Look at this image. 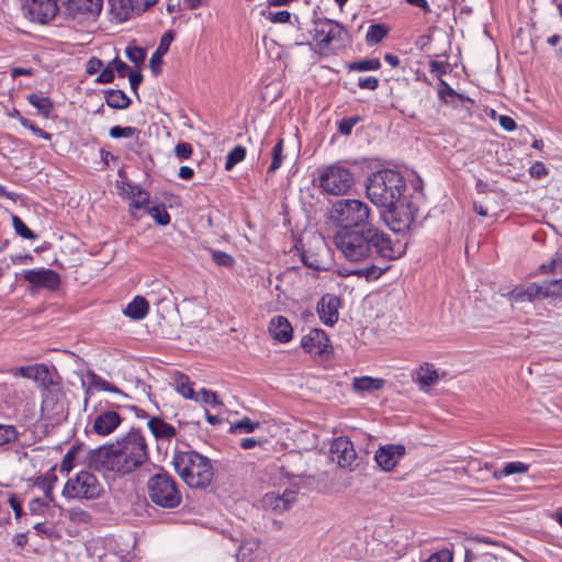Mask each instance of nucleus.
Masks as SVG:
<instances>
[{
    "mask_svg": "<svg viewBox=\"0 0 562 562\" xmlns=\"http://www.w3.org/2000/svg\"><path fill=\"white\" fill-rule=\"evenodd\" d=\"M148 459L146 438L138 428H131L115 442L98 447L89 453V462L95 470L119 475L133 473Z\"/></svg>",
    "mask_w": 562,
    "mask_h": 562,
    "instance_id": "1",
    "label": "nucleus"
},
{
    "mask_svg": "<svg viewBox=\"0 0 562 562\" xmlns=\"http://www.w3.org/2000/svg\"><path fill=\"white\" fill-rule=\"evenodd\" d=\"M336 248L350 262H360L374 255L394 260L404 254L400 244L394 243L390 235L375 226L367 228L338 229L334 236Z\"/></svg>",
    "mask_w": 562,
    "mask_h": 562,
    "instance_id": "2",
    "label": "nucleus"
},
{
    "mask_svg": "<svg viewBox=\"0 0 562 562\" xmlns=\"http://www.w3.org/2000/svg\"><path fill=\"white\" fill-rule=\"evenodd\" d=\"M540 270L543 273H553L558 278L543 281L542 283L533 282L514 288L508 293L513 304L544 299H562V254H555L548 263L540 266Z\"/></svg>",
    "mask_w": 562,
    "mask_h": 562,
    "instance_id": "3",
    "label": "nucleus"
},
{
    "mask_svg": "<svg viewBox=\"0 0 562 562\" xmlns=\"http://www.w3.org/2000/svg\"><path fill=\"white\" fill-rule=\"evenodd\" d=\"M406 189L404 177L391 169L372 173L366 183L368 199L378 207H392L403 198Z\"/></svg>",
    "mask_w": 562,
    "mask_h": 562,
    "instance_id": "4",
    "label": "nucleus"
},
{
    "mask_svg": "<svg viewBox=\"0 0 562 562\" xmlns=\"http://www.w3.org/2000/svg\"><path fill=\"white\" fill-rule=\"evenodd\" d=\"M176 472L191 488H205L214 479L211 460L196 451H179L172 459Z\"/></svg>",
    "mask_w": 562,
    "mask_h": 562,
    "instance_id": "5",
    "label": "nucleus"
},
{
    "mask_svg": "<svg viewBox=\"0 0 562 562\" xmlns=\"http://www.w3.org/2000/svg\"><path fill=\"white\" fill-rule=\"evenodd\" d=\"M370 213V207L363 201L357 199H341L333 204L330 209V220L339 229L367 228Z\"/></svg>",
    "mask_w": 562,
    "mask_h": 562,
    "instance_id": "6",
    "label": "nucleus"
},
{
    "mask_svg": "<svg viewBox=\"0 0 562 562\" xmlns=\"http://www.w3.org/2000/svg\"><path fill=\"white\" fill-rule=\"evenodd\" d=\"M147 491L150 501L162 508L172 509L181 504L182 495L176 480L167 472L149 477Z\"/></svg>",
    "mask_w": 562,
    "mask_h": 562,
    "instance_id": "7",
    "label": "nucleus"
},
{
    "mask_svg": "<svg viewBox=\"0 0 562 562\" xmlns=\"http://www.w3.org/2000/svg\"><path fill=\"white\" fill-rule=\"evenodd\" d=\"M318 183L323 192L330 195H344L353 186V175L340 164L318 169Z\"/></svg>",
    "mask_w": 562,
    "mask_h": 562,
    "instance_id": "8",
    "label": "nucleus"
},
{
    "mask_svg": "<svg viewBox=\"0 0 562 562\" xmlns=\"http://www.w3.org/2000/svg\"><path fill=\"white\" fill-rule=\"evenodd\" d=\"M102 493V485L97 476L89 471H80L66 482L63 495L66 498L95 499Z\"/></svg>",
    "mask_w": 562,
    "mask_h": 562,
    "instance_id": "9",
    "label": "nucleus"
},
{
    "mask_svg": "<svg viewBox=\"0 0 562 562\" xmlns=\"http://www.w3.org/2000/svg\"><path fill=\"white\" fill-rule=\"evenodd\" d=\"M386 225L396 233L408 231L415 222L418 207L413 202L404 203L402 199L392 207L383 209Z\"/></svg>",
    "mask_w": 562,
    "mask_h": 562,
    "instance_id": "10",
    "label": "nucleus"
},
{
    "mask_svg": "<svg viewBox=\"0 0 562 562\" xmlns=\"http://www.w3.org/2000/svg\"><path fill=\"white\" fill-rule=\"evenodd\" d=\"M103 0H67L66 14L80 23L94 21L101 13Z\"/></svg>",
    "mask_w": 562,
    "mask_h": 562,
    "instance_id": "11",
    "label": "nucleus"
},
{
    "mask_svg": "<svg viewBox=\"0 0 562 562\" xmlns=\"http://www.w3.org/2000/svg\"><path fill=\"white\" fill-rule=\"evenodd\" d=\"M104 404L105 408L95 415L91 428L92 432L102 437L113 434L123 422L121 415L113 409L114 404L108 401Z\"/></svg>",
    "mask_w": 562,
    "mask_h": 562,
    "instance_id": "12",
    "label": "nucleus"
},
{
    "mask_svg": "<svg viewBox=\"0 0 562 562\" xmlns=\"http://www.w3.org/2000/svg\"><path fill=\"white\" fill-rule=\"evenodd\" d=\"M58 0H30L23 5V14L33 22L47 23L58 11Z\"/></svg>",
    "mask_w": 562,
    "mask_h": 562,
    "instance_id": "13",
    "label": "nucleus"
},
{
    "mask_svg": "<svg viewBox=\"0 0 562 562\" xmlns=\"http://www.w3.org/2000/svg\"><path fill=\"white\" fill-rule=\"evenodd\" d=\"M342 26L329 19H318L314 21V29L312 31L313 37L321 45L328 46L335 41L341 40Z\"/></svg>",
    "mask_w": 562,
    "mask_h": 562,
    "instance_id": "14",
    "label": "nucleus"
},
{
    "mask_svg": "<svg viewBox=\"0 0 562 562\" xmlns=\"http://www.w3.org/2000/svg\"><path fill=\"white\" fill-rule=\"evenodd\" d=\"M10 374L15 378H26L34 380L42 386H49L53 384V375L46 364L36 363L27 367L12 368L9 370Z\"/></svg>",
    "mask_w": 562,
    "mask_h": 562,
    "instance_id": "15",
    "label": "nucleus"
},
{
    "mask_svg": "<svg viewBox=\"0 0 562 562\" xmlns=\"http://www.w3.org/2000/svg\"><path fill=\"white\" fill-rule=\"evenodd\" d=\"M301 346L306 352L314 356L327 353L331 349L327 334L318 328L311 329L302 338Z\"/></svg>",
    "mask_w": 562,
    "mask_h": 562,
    "instance_id": "16",
    "label": "nucleus"
},
{
    "mask_svg": "<svg viewBox=\"0 0 562 562\" xmlns=\"http://www.w3.org/2000/svg\"><path fill=\"white\" fill-rule=\"evenodd\" d=\"M330 452L333 460L336 461L340 468H351L357 458L352 442L346 437L334 439L330 446Z\"/></svg>",
    "mask_w": 562,
    "mask_h": 562,
    "instance_id": "17",
    "label": "nucleus"
},
{
    "mask_svg": "<svg viewBox=\"0 0 562 562\" xmlns=\"http://www.w3.org/2000/svg\"><path fill=\"white\" fill-rule=\"evenodd\" d=\"M404 454L405 447L403 445H386L375 452L374 459L382 470L390 472L396 467Z\"/></svg>",
    "mask_w": 562,
    "mask_h": 562,
    "instance_id": "18",
    "label": "nucleus"
},
{
    "mask_svg": "<svg viewBox=\"0 0 562 562\" xmlns=\"http://www.w3.org/2000/svg\"><path fill=\"white\" fill-rule=\"evenodd\" d=\"M24 279L34 286L48 290H56L60 284L59 274L50 269L26 270L24 272Z\"/></svg>",
    "mask_w": 562,
    "mask_h": 562,
    "instance_id": "19",
    "label": "nucleus"
},
{
    "mask_svg": "<svg viewBox=\"0 0 562 562\" xmlns=\"http://www.w3.org/2000/svg\"><path fill=\"white\" fill-rule=\"evenodd\" d=\"M340 301L337 296L324 295L317 303V314L321 321L328 326H333L338 321V308Z\"/></svg>",
    "mask_w": 562,
    "mask_h": 562,
    "instance_id": "20",
    "label": "nucleus"
},
{
    "mask_svg": "<svg viewBox=\"0 0 562 562\" xmlns=\"http://www.w3.org/2000/svg\"><path fill=\"white\" fill-rule=\"evenodd\" d=\"M268 330L273 339L283 344L289 342L293 337L291 323L286 317L281 315L270 319Z\"/></svg>",
    "mask_w": 562,
    "mask_h": 562,
    "instance_id": "21",
    "label": "nucleus"
},
{
    "mask_svg": "<svg viewBox=\"0 0 562 562\" xmlns=\"http://www.w3.org/2000/svg\"><path fill=\"white\" fill-rule=\"evenodd\" d=\"M297 488H286L282 494L268 493L265 496V503L274 510H288L296 501Z\"/></svg>",
    "mask_w": 562,
    "mask_h": 562,
    "instance_id": "22",
    "label": "nucleus"
},
{
    "mask_svg": "<svg viewBox=\"0 0 562 562\" xmlns=\"http://www.w3.org/2000/svg\"><path fill=\"white\" fill-rule=\"evenodd\" d=\"M158 0H119V7L115 9L117 15L122 20L128 19L133 14H139L149 7L154 5Z\"/></svg>",
    "mask_w": 562,
    "mask_h": 562,
    "instance_id": "23",
    "label": "nucleus"
},
{
    "mask_svg": "<svg viewBox=\"0 0 562 562\" xmlns=\"http://www.w3.org/2000/svg\"><path fill=\"white\" fill-rule=\"evenodd\" d=\"M175 34L172 31H167L160 38L157 49L150 57L149 64L151 72L157 76L161 71L162 57L168 53L169 47L173 41Z\"/></svg>",
    "mask_w": 562,
    "mask_h": 562,
    "instance_id": "24",
    "label": "nucleus"
},
{
    "mask_svg": "<svg viewBox=\"0 0 562 562\" xmlns=\"http://www.w3.org/2000/svg\"><path fill=\"white\" fill-rule=\"evenodd\" d=\"M147 426L154 437L158 440H171L177 431L176 428L162 420L159 417H150L147 422Z\"/></svg>",
    "mask_w": 562,
    "mask_h": 562,
    "instance_id": "25",
    "label": "nucleus"
},
{
    "mask_svg": "<svg viewBox=\"0 0 562 562\" xmlns=\"http://www.w3.org/2000/svg\"><path fill=\"white\" fill-rule=\"evenodd\" d=\"M54 503L53 487L49 485L43 497H36L29 502L27 509L32 515L43 516L47 509L50 508V504Z\"/></svg>",
    "mask_w": 562,
    "mask_h": 562,
    "instance_id": "26",
    "label": "nucleus"
},
{
    "mask_svg": "<svg viewBox=\"0 0 562 562\" xmlns=\"http://www.w3.org/2000/svg\"><path fill=\"white\" fill-rule=\"evenodd\" d=\"M148 312L149 304L146 299L143 296H135L125 307L124 315L134 321H140L147 316Z\"/></svg>",
    "mask_w": 562,
    "mask_h": 562,
    "instance_id": "27",
    "label": "nucleus"
},
{
    "mask_svg": "<svg viewBox=\"0 0 562 562\" xmlns=\"http://www.w3.org/2000/svg\"><path fill=\"white\" fill-rule=\"evenodd\" d=\"M384 380L372 376H359L352 381V389L356 392H372L382 389Z\"/></svg>",
    "mask_w": 562,
    "mask_h": 562,
    "instance_id": "28",
    "label": "nucleus"
},
{
    "mask_svg": "<svg viewBox=\"0 0 562 562\" xmlns=\"http://www.w3.org/2000/svg\"><path fill=\"white\" fill-rule=\"evenodd\" d=\"M105 103L112 109L123 110L130 106L131 99L124 91L111 89L105 91Z\"/></svg>",
    "mask_w": 562,
    "mask_h": 562,
    "instance_id": "29",
    "label": "nucleus"
},
{
    "mask_svg": "<svg viewBox=\"0 0 562 562\" xmlns=\"http://www.w3.org/2000/svg\"><path fill=\"white\" fill-rule=\"evenodd\" d=\"M529 470V464L520 462V461H514L506 463L502 470H496L493 473V477L495 480H501L505 476H510L514 474H525Z\"/></svg>",
    "mask_w": 562,
    "mask_h": 562,
    "instance_id": "30",
    "label": "nucleus"
},
{
    "mask_svg": "<svg viewBox=\"0 0 562 562\" xmlns=\"http://www.w3.org/2000/svg\"><path fill=\"white\" fill-rule=\"evenodd\" d=\"M439 379V374L432 364L424 363L417 370V381L422 386H431Z\"/></svg>",
    "mask_w": 562,
    "mask_h": 562,
    "instance_id": "31",
    "label": "nucleus"
},
{
    "mask_svg": "<svg viewBox=\"0 0 562 562\" xmlns=\"http://www.w3.org/2000/svg\"><path fill=\"white\" fill-rule=\"evenodd\" d=\"M27 101L37 109L38 113L45 117H48L54 104L52 100L47 97H44L40 93H31L27 95Z\"/></svg>",
    "mask_w": 562,
    "mask_h": 562,
    "instance_id": "32",
    "label": "nucleus"
},
{
    "mask_svg": "<svg viewBox=\"0 0 562 562\" xmlns=\"http://www.w3.org/2000/svg\"><path fill=\"white\" fill-rule=\"evenodd\" d=\"M175 384L176 391L180 393L184 398L198 401V396H195V392L192 389V383L187 375L179 374L175 380Z\"/></svg>",
    "mask_w": 562,
    "mask_h": 562,
    "instance_id": "33",
    "label": "nucleus"
},
{
    "mask_svg": "<svg viewBox=\"0 0 562 562\" xmlns=\"http://www.w3.org/2000/svg\"><path fill=\"white\" fill-rule=\"evenodd\" d=\"M389 33V27L384 24H372L369 26L366 34V42L368 45H375L380 43Z\"/></svg>",
    "mask_w": 562,
    "mask_h": 562,
    "instance_id": "34",
    "label": "nucleus"
},
{
    "mask_svg": "<svg viewBox=\"0 0 562 562\" xmlns=\"http://www.w3.org/2000/svg\"><path fill=\"white\" fill-rule=\"evenodd\" d=\"M246 154L247 149L244 146H235L226 156L225 170L231 171L237 164L246 158Z\"/></svg>",
    "mask_w": 562,
    "mask_h": 562,
    "instance_id": "35",
    "label": "nucleus"
},
{
    "mask_svg": "<svg viewBox=\"0 0 562 562\" xmlns=\"http://www.w3.org/2000/svg\"><path fill=\"white\" fill-rule=\"evenodd\" d=\"M381 68V63L379 58H366L358 61L350 63L348 65L349 70L353 71H369V70H378Z\"/></svg>",
    "mask_w": 562,
    "mask_h": 562,
    "instance_id": "36",
    "label": "nucleus"
},
{
    "mask_svg": "<svg viewBox=\"0 0 562 562\" xmlns=\"http://www.w3.org/2000/svg\"><path fill=\"white\" fill-rule=\"evenodd\" d=\"M19 431L13 425L0 424V447H4L19 439Z\"/></svg>",
    "mask_w": 562,
    "mask_h": 562,
    "instance_id": "37",
    "label": "nucleus"
},
{
    "mask_svg": "<svg viewBox=\"0 0 562 562\" xmlns=\"http://www.w3.org/2000/svg\"><path fill=\"white\" fill-rule=\"evenodd\" d=\"M271 162L268 168V173H274L281 166L283 160V139H279L271 150Z\"/></svg>",
    "mask_w": 562,
    "mask_h": 562,
    "instance_id": "38",
    "label": "nucleus"
},
{
    "mask_svg": "<svg viewBox=\"0 0 562 562\" xmlns=\"http://www.w3.org/2000/svg\"><path fill=\"white\" fill-rule=\"evenodd\" d=\"M12 224L15 233L21 237L30 240L37 238V235L18 215L12 216Z\"/></svg>",
    "mask_w": 562,
    "mask_h": 562,
    "instance_id": "39",
    "label": "nucleus"
},
{
    "mask_svg": "<svg viewBox=\"0 0 562 562\" xmlns=\"http://www.w3.org/2000/svg\"><path fill=\"white\" fill-rule=\"evenodd\" d=\"M149 202V193L140 188L132 190L131 207L143 209Z\"/></svg>",
    "mask_w": 562,
    "mask_h": 562,
    "instance_id": "40",
    "label": "nucleus"
},
{
    "mask_svg": "<svg viewBox=\"0 0 562 562\" xmlns=\"http://www.w3.org/2000/svg\"><path fill=\"white\" fill-rule=\"evenodd\" d=\"M384 272V269H381L376 267L375 265H370L369 267H366L363 269H356L351 270L348 276H357V277H364L367 280L370 279H378L381 277Z\"/></svg>",
    "mask_w": 562,
    "mask_h": 562,
    "instance_id": "41",
    "label": "nucleus"
},
{
    "mask_svg": "<svg viewBox=\"0 0 562 562\" xmlns=\"http://www.w3.org/2000/svg\"><path fill=\"white\" fill-rule=\"evenodd\" d=\"M139 134V131L136 128V127H133V126H120V125H115V126H112L109 131V135L112 137V138H127V137H133L134 135H138Z\"/></svg>",
    "mask_w": 562,
    "mask_h": 562,
    "instance_id": "42",
    "label": "nucleus"
},
{
    "mask_svg": "<svg viewBox=\"0 0 562 562\" xmlns=\"http://www.w3.org/2000/svg\"><path fill=\"white\" fill-rule=\"evenodd\" d=\"M91 385L102 391L113 392L121 396H125V394L121 392L115 385L97 374L91 375Z\"/></svg>",
    "mask_w": 562,
    "mask_h": 562,
    "instance_id": "43",
    "label": "nucleus"
},
{
    "mask_svg": "<svg viewBox=\"0 0 562 562\" xmlns=\"http://www.w3.org/2000/svg\"><path fill=\"white\" fill-rule=\"evenodd\" d=\"M125 54L130 61H132L136 66H140L146 58L145 49L138 46L128 45L125 49Z\"/></svg>",
    "mask_w": 562,
    "mask_h": 562,
    "instance_id": "44",
    "label": "nucleus"
},
{
    "mask_svg": "<svg viewBox=\"0 0 562 562\" xmlns=\"http://www.w3.org/2000/svg\"><path fill=\"white\" fill-rule=\"evenodd\" d=\"M147 212L160 225H167L170 223V215L164 206H150Z\"/></svg>",
    "mask_w": 562,
    "mask_h": 562,
    "instance_id": "45",
    "label": "nucleus"
},
{
    "mask_svg": "<svg viewBox=\"0 0 562 562\" xmlns=\"http://www.w3.org/2000/svg\"><path fill=\"white\" fill-rule=\"evenodd\" d=\"M301 258L303 263L311 269H324V260L318 255L308 254L307 251L303 250L301 254Z\"/></svg>",
    "mask_w": 562,
    "mask_h": 562,
    "instance_id": "46",
    "label": "nucleus"
},
{
    "mask_svg": "<svg viewBox=\"0 0 562 562\" xmlns=\"http://www.w3.org/2000/svg\"><path fill=\"white\" fill-rule=\"evenodd\" d=\"M259 426L258 423H254L249 418L245 417L232 424L231 429L233 432H252Z\"/></svg>",
    "mask_w": 562,
    "mask_h": 562,
    "instance_id": "47",
    "label": "nucleus"
},
{
    "mask_svg": "<svg viewBox=\"0 0 562 562\" xmlns=\"http://www.w3.org/2000/svg\"><path fill=\"white\" fill-rule=\"evenodd\" d=\"M195 396H198L196 402H201L205 405H211L215 407L221 404L217 395L214 392L206 389H201L200 392L195 393Z\"/></svg>",
    "mask_w": 562,
    "mask_h": 562,
    "instance_id": "48",
    "label": "nucleus"
},
{
    "mask_svg": "<svg viewBox=\"0 0 562 562\" xmlns=\"http://www.w3.org/2000/svg\"><path fill=\"white\" fill-rule=\"evenodd\" d=\"M14 390L13 385L9 383H0V402L5 403L8 405L13 404V395Z\"/></svg>",
    "mask_w": 562,
    "mask_h": 562,
    "instance_id": "49",
    "label": "nucleus"
},
{
    "mask_svg": "<svg viewBox=\"0 0 562 562\" xmlns=\"http://www.w3.org/2000/svg\"><path fill=\"white\" fill-rule=\"evenodd\" d=\"M193 148L189 143H178L175 147V154L180 160L189 159L192 156Z\"/></svg>",
    "mask_w": 562,
    "mask_h": 562,
    "instance_id": "50",
    "label": "nucleus"
},
{
    "mask_svg": "<svg viewBox=\"0 0 562 562\" xmlns=\"http://www.w3.org/2000/svg\"><path fill=\"white\" fill-rule=\"evenodd\" d=\"M20 123L24 127H26L30 131H32L36 136H38V137H41L43 139H50V134L49 133H47L44 130L40 128L34 123H32L30 120H27L25 117H20Z\"/></svg>",
    "mask_w": 562,
    "mask_h": 562,
    "instance_id": "51",
    "label": "nucleus"
},
{
    "mask_svg": "<svg viewBox=\"0 0 562 562\" xmlns=\"http://www.w3.org/2000/svg\"><path fill=\"white\" fill-rule=\"evenodd\" d=\"M212 259L216 265L223 266V267H229L234 262V259L232 256H229L228 254H226L224 251H220V250L213 251Z\"/></svg>",
    "mask_w": 562,
    "mask_h": 562,
    "instance_id": "52",
    "label": "nucleus"
},
{
    "mask_svg": "<svg viewBox=\"0 0 562 562\" xmlns=\"http://www.w3.org/2000/svg\"><path fill=\"white\" fill-rule=\"evenodd\" d=\"M357 122L358 117L342 119L338 124V130L342 135H349Z\"/></svg>",
    "mask_w": 562,
    "mask_h": 562,
    "instance_id": "53",
    "label": "nucleus"
},
{
    "mask_svg": "<svg viewBox=\"0 0 562 562\" xmlns=\"http://www.w3.org/2000/svg\"><path fill=\"white\" fill-rule=\"evenodd\" d=\"M272 23H289L291 20V13L289 11L270 12L268 18Z\"/></svg>",
    "mask_w": 562,
    "mask_h": 562,
    "instance_id": "54",
    "label": "nucleus"
},
{
    "mask_svg": "<svg viewBox=\"0 0 562 562\" xmlns=\"http://www.w3.org/2000/svg\"><path fill=\"white\" fill-rule=\"evenodd\" d=\"M114 80V70L112 64H108L105 68H103L97 78V82L99 83H111Z\"/></svg>",
    "mask_w": 562,
    "mask_h": 562,
    "instance_id": "55",
    "label": "nucleus"
},
{
    "mask_svg": "<svg viewBox=\"0 0 562 562\" xmlns=\"http://www.w3.org/2000/svg\"><path fill=\"white\" fill-rule=\"evenodd\" d=\"M442 86H443V89H441L439 91V98L445 100L446 101V97L449 95V97H457L459 98L460 100H468V101H471L469 98L464 97L463 94L461 93H458L457 91H454L447 82L445 81H441Z\"/></svg>",
    "mask_w": 562,
    "mask_h": 562,
    "instance_id": "56",
    "label": "nucleus"
},
{
    "mask_svg": "<svg viewBox=\"0 0 562 562\" xmlns=\"http://www.w3.org/2000/svg\"><path fill=\"white\" fill-rule=\"evenodd\" d=\"M425 562H452V554L449 550H440L431 554Z\"/></svg>",
    "mask_w": 562,
    "mask_h": 562,
    "instance_id": "57",
    "label": "nucleus"
},
{
    "mask_svg": "<svg viewBox=\"0 0 562 562\" xmlns=\"http://www.w3.org/2000/svg\"><path fill=\"white\" fill-rule=\"evenodd\" d=\"M110 64H112L113 70H116L117 75L122 78L128 76V72L132 71L130 66L120 58H114Z\"/></svg>",
    "mask_w": 562,
    "mask_h": 562,
    "instance_id": "58",
    "label": "nucleus"
},
{
    "mask_svg": "<svg viewBox=\"0 0 562 562\" xmlns=\"http://www.w3.org/2000/svg\"><path fill=\"white\" fill-rule=\"evenodd\" d=\"M358 86L361 89L375 90L379 87V79L373 76L359 78Z\"/></svg>",
    "mask_w": 562,
    "mask_h": 562,
    "instance_id": "59",
    "label": "nucleus"
},
{
    "mask_svg": "<svg viewBox=\"0 0 562 562\" xmlns=\"http://www.w3.org/2000/svg\"><path fill=\"white\" fill-rule=\"evenodd\" d=\"M529 173L531 177L533 178H537V179H540L544 176H547L548 173V170L547 168L544 167V165L540 161H536L530 168H529Z\"/></svg>",
    "mask_w": 562,
    "mask_h": 562,
    "instance_id": "60",
    "label": "nucleus"
},
{
    "mask_svg": "<svg viewBox=\"0 0 562 562\" xmlns=\"http://www.w3.org/2000/svg\"><path fill=\"white\" fill-rule=\"evenodd\" d=\"M102 67H103L102 60L97 57H92L87 63L86 71L89 75H94V74L99 72L102 69Z\"/></svg>",
    "mask_w": 562,
    "mask_h": 562,
    "instance_id": "61",
    "label": "nucleus"
},
{
    "mask_svg": "<svg viewBox=\"0 0 562 562\" xmlns=\"http://www.w3.org/2000/svg\"><path fill=\"white\" fill-rule=\"evenodd\" d=\"M128 80L133 91H137L139 85L142 83L143 76L137 70H132L128 72Z\"/></svg>",
    "mask_w": 562,
    "mask_h": 562,
    "instance_id": "62",
    "label": "nucleus"
},
{
    "mask_svg": "<svg viewBox=\"0 0 562 562\" xmlns=\"http://www.w3.org/2000/svg\"><path fill=\"white\" fill-rule=\"evenodd\" d=\"M9 504H10L12 510L14 512L15 518H18V519L21 518V516L23 515V508H22L21 501L16 496L12 495L9 498Z\"/></svg>",
    "mask_w": 562,
    "mask_h": 562,
    "instance_id": "63",
    "label": "nucleus"
},
{
    "mask_svg": "<svg viewBox=\"0 0 562 562\" xmlns=\"http://www.w3.org/2000/svg\"><path fill=\"white\" fill-rule=\"evenodd\" d=\"M33 529L40 536L50 537L54 533L53 527L47 526L45 522H36Z\"/></svg>",
    "mask_w": 562,
    "mask_h": 562,
    "instance_id": "64",
    "label": "nucleus"
}]
</instances>
